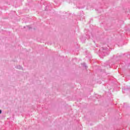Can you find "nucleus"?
<instances>
[{"mask_svg":"<svg viewBox=\"0 0 130 130\" xmlns=\"http://www.w3.org/2000/svg\"><path fill=\"white\" fill-rule=\"evenodd\" d=\"M83 64L85 67H86V64L85 63H84Z\"/></svg>","mask_w":130,"mask_h":130,"instance_id":"3","label":"nucleus"},{"mask_svg":"<svg viewBox=\"0 0 130 130\" xmlns=\"http://www.w3.org/2000/svg\"><path fill=\"white\" fill-rule=\"evenodd\" d=\"M22 67L21 66H18L17 69H19V70L21 69Z\"/></svg>","mask_w":130,"mask_h":130,"instance_id":"1","label":"nucleus"},{"mask_svg":"<svg viewBox=\"0 0 130 130\" xmlns=\"http://www.w3.org/2000/svg\"><path fill=\"white\" fill-rule=\"evenodd\" d=\"M2 114V110H0V114Z\"/></svg>","mask_w":130,"mask_h":130,"instance_id":"2","label":"nucleus"}]
</instances>
